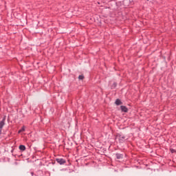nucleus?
Returning a JSON list of instances; mask_svg holds the SVG:
<instances>
[{"instance_id": "nucleus-1", "label": "nucleus", "mask_w": 176, "mask_h": 176, "mask_svg": "<svg viewBox=\"0 0 176 176\" xmlns=\"http://www.w3.org/2000/svg\"><path fill=\"white\" fill-rule=\"evenodd\" d=\"M6 120V116H5L2 120V121L0 122V129H3V126H5V121Z\"/></svg>"}, {"instance_id": "nucleus-2", "label": "nucleus", "mask_w": 176, "mask_h": 176, "mask_svg": "<svg viewBox=\"0 0 176 176\" xmlns=\"http://www.w3.org/2000/svg\"><path fill=\"white\" fill-rule=\"evenodd\" d=\"M56 162L57 163H58L59 164H65V160L63 159V158H58L56 159Z\"/></svg>"}, {"instance_id": "nucleus-3", "label": "nucleus", "mask_w": 176, "mask_h": 176, "mask_svg": "<svg viewBox=\"0 0 176 176\" xmlns=\"http://www.w3.org/2000/svg\"><path fill=\"white\" fill-rule=\"evenodd\" d=\"M117 138H118L119 141H124V140H126V136L123 135H118Z\"/></svg>"}, {"instance_id": "nucleus-4", "label": "nucleus", "mask_w": 176, "mask_h": 176, "mask_svg": "<svg viewBox=\"0 0 176 176\" xmlns=\"http://www.w3.org/2000/svg\"><path fill=\"white\" fill-rule=\"evenodd\" d=\"M120 108L122 112H127V111H129V109H127V107H126V106H121Z\"/></svg>"}, {"instance_id": "nucleus-5", "label": "nucleus", "mask_w": 176, "mask_h": 176, "mask_svg": "<svg viewBox=\"0 0 176 176\" xmlns=\"http://www.w3.org/2000/svg\"><path fill=\"white\" fill-rule=\"evenodd\" d=\"M116 105H122V102L120 101V100L117 99V100H116Z\"/></svg>"}, {"instance_id": "nucleus-6", "label": "nucleus", "mask_w": 176, "mask_h": 176, "mask_svg": "<svg viewBox=\"0 0 176 176\" xmlns=\"http://www.w3.org/2000/svg\"><path fill=\"white\" fill-rule=\"evenodd\" d=\"M20 151H24L25 149V146L24 145H20L19 146Z\"/></svg>"}, {"instance_id": "nucleus-7", "label": "nucleus", "mask_w": 176, "mask_h": 176, "mask_svg": "<svg viewBox=\"0 0 176 176\" xmlns=\"http://www.w3.org/2000/svg\"><path fill=\"white\" fill-rule=\"evenodd\" d=\"M117 159H122L123 158V155L121 154H116Z\"/></svg>"}, {"instance_id": "nucleus-8", "label": "nucleus", "mask_w": 176, "mask_h": 176, "mask_svg": "<svg viewBox=\"0 0 176 176\" xmlns=\"http://www.w3.org/2000/svg\"><path fill=\"white\" fill-rule=\"evenodd\" d=\"M84 78H85V76H83V75H80L78 76V79H80V80H83Z\"/></svg>"}, {"instance_id": "nucleus-9", "label": "nucleus", "mask_w": 176, "mask_h": 176, "mask_svg": "<svg viewBox=\"0 0 176 176\" xmlns=\"http://www.w3.org/2000/svg\"><path fill=\"white\" fill-rule=\"evenodd\" d=\"M21 131H25V128L23 126L22 129H21Z\"/></svg>"}, {"instance_id": "nucleus-10", "label": "nucleus", "mask_w": 176, "mask_h": 176, "mask_svg": "<svg viewBox=\"0 0 176 176\" xmlns=\"http://www.w3.org/2000/svg\"><path fill=\"white\" fill-rule=\"evenodd\" d=\"M21 132H23V131H21V129H20V130L19 131V133H21Z\"/></svg>"}]
</instances>
